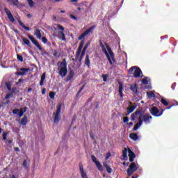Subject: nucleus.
Returning <instances> with one entry per match:
<instances>
[{
	"label": "nucleus",
	"mask_w": 178,
	"mask_h": 178,
	"mask_svg": "<svg viewBox=\"0 0 178 178\" xmlns=\"http://www.w3.org/2000/svg\"><path fill=\"white\" fill-rule=\"evenodd\" d=\"M45 92H47V89L45 88H44L42 90V95H45Z\"/></svg>",
	"instance_id": "3c124183"
},
{
	"label": "nucleus",
	"mask_w": 178,
	"mask_h": 178,
	"mask_svg": "<svg viewBox=\"0 0 178 178\" xmlns=\"http://www.w3.org/2000/svg\"><path fill=\"white\" fill-rule=\"evenodd\" d=\"M49 95L51 99H54L55 98V92H50Z\"/></svg>",
	"instance_id": "58836bf2"
},
{
	"label": "nucleus",
	"mask_w": 178,
	"mask_h": 178,
	"mask_svg": "<svg viewBox=\"0 0 178 178\" xmlns=\"http://www.w3.org/2000/svg\"><path fill=\"white\" fill-rule=\"evenodd\" d=\"M111 152H108V153L106 154V159H105V160H106V161H108V159H109V158H111Z\"/></svg>",
	"instance_id": "49530a36"
},
{
	"label": "nucleus",
	"mask_w": 178,
	"mask_h": 178,
	"mask_svg": "<svg viewBox=\"0 0 178 178\" xmlns=\"http://www.w3.org/2000/svg\"><path fill=\"white\" fill-rule=\"evenodd\" d=\"M118 92L120 94V96L122 98L123 97V84H122V83H120V85H119Z\"/></svg>",
	"instance_id": "a878e982"
},
{
	"label": "nucleus",
	"mask_w": 178,
	"mask_h": 178,
	"mask_svg": "<svg viewBox=\"0 0 178 178\" xmlns=\"http://www.w3.org/2000/svg\"><path fill=\"white\" fill-rule=\"evenodd\" d=\"M90 56L86 55V59H85V65L88 66V67H90Z\"/></svg>",
	"instance_id": "cd10ccee"
},
{
	"label": "nucleus",
	"mask_w": 178,
	"mask_h": 178,
	"mask_svg": "<svg viewBox=\"0 0 178 178\" xmlns=\"http://www.w3.org/2000/svg\"><path fill=\"white\" fill-rule=\"evenodd\" d=\"M95 29V25H93L90 26L89 29H88L86 31L83 32L79 38L78 40H81L83 38H86V35H88L90 33H91L92 31Z\"/></svg>",
	"instance_id": "6e6552de"
},
{
	"label": "nucleus",
	"mask_w": 178,
	"mask_h": 178,
	"mask_svg": "<svg viewBox=\"0 0 178 178\" xmlns=\"http://www.w3.org/2000/svg\"><path fill=\"white\" fill-rule=\"evenodd\" d=\"M45 77H46V74H45V72H44L41 76L40 86H44V81H45Z\"/></svg>",
	"instance_id": "393cba45"
},
{
	"label": "nucleus",
	"mask_w": 178,
	"mask_h": 178,
	"mask_svg": "<svg viewBox=\"0 0 178 178\" xmlns=\"http://www.w3.org/2000/svg\"><path fill=\"white\" fill-rule=\"evenodd\" d=\"M172 90H175L176 88V83H173L171 86Z\"/></svg>",
	"instance_id": "603ef678"
},
{
	"label": "nucleus",
	"mask_w": 178,
	"mask_h": 178,
	"mask_svg": "<svg viewBox=\"0 0 178 178\" xmlns=\"http://www.w3.org/2000/svg\"><path fill=\"white\" fill-rule=\"evenodd\" d=\"M41 55L44 56V55H48V52L45 51L44 53H42Z\"/></svg>",
	"instance_id": "0e129e2a"
},
{
	"label": "nucleus",
	"mask_w": 178,
	"mask_h": 178,
	"mask_svg": "<svg viewBox=\"0 0 178 178\" xmlns=\"http://www.w3.org/2000/svg\"><path fill=\"white\" fill-rule=\"evenodd\" d=\"M136 110V106H131L129 108L127 109V114L126 115H130V113H132V112H134Z\"/></svg>",
	"instance_id": "4be33fe9"
},
{
	"label": "nucleus",
	"mask_w": 178,
	"mask_h": 178,
	"mask_svg": "<svg viewBox=\"0 0 178 178\" xmlns=\"http://www.w3.org/2000/svg\"><path fill=\"white\" fill-rule=\"evenodd\" d=\"M151 120H152V116L148 114L140 113L138 117V122L136 124L133 131H137V130H138V129L143 126V122H144L145 124H149V123H151Z\"/></svg>",
	"instance_id": "f03ea898"
},
{
	"label": "nucleus",
	"mask_w": 178,
	"mask_h": 178,
	"mask_svg": "<svg viewBox=\"0 0 178 178\" xmlns=\"http://www.w3.org/2000/svg\"><path fill=\"white\" fill-rule=\"evenodd\" d=\"M106 170L107 172H108L109 174L112 173V168H111V167L109 165L106 167Z\"/></svg>",
	"instance_id": "79ce46f5"
},
{
	"label": "nucleus",
	"mask_w": 178,
	"mask_h": 178,
	"mask_svg": "<svg viewBox=\"0 0 178 178\" xmlns=\"http://www.w3.org/2000/svg\"><path fill=\"white\" fill-rule=\"evenodd\" d=\"M53 55L56 58V56H58V51L55 50Z\"/></svg>",
	"instance_id": "4d7b16f0"
},
{
	"label": "nucleus",
	"mask_w": 178,
	"mask_h": 178,
	"mask_svg": "<svg viewBox=\"0 0 178 178\" xmlns=\"http://www.w3.org/2000/svg\"><path fill=\"white\" fill-rule=\"evenodd\" d=\"M89 45H90V42H88V43L84 46L83 50L87 51V48H88Z\"/></svg>",
	"instance_id": "de8ad7c7"
},
{
	"label": "nucleus",
	"mask_w": 178,
	"mask_h": 178,
	"mask_svg": "<svg viewBox=\"0 0 178 178\" xmlns=\"http://www.w3.org/2000/svg\"><path fill=\"white\" fill-rule=\"evenodd\" d=\"M165 38H168V35L161 37V40H165Z\"/></svg>",
	"instance_id": "bf43d9fd"
},
{
	"label": "nucleus",
	"mask_w": 178,
	"mask_h": 178,
	"mask_svg": "<svg viewBox=\"0 0 178 178\" xmlns=\"http://www.w3.org/2000/svg\"><path fill=\"white\" fill-rule=\"evenodd\" d=\"M26 111H27V108L25 107L23 111L19 110L17 115L18 116H19V118H22V116H23V115H24V113Z\"/></svg>",
	"instance_id": "2f4dec72"
},
{
	"label": "nucleus",
	"mask_w": 178,
	"mask_h": 178,
	"mask_svg": "<svg viewBox=\"0 0 178 178\" xmlns=\"http://www.w3.org/2000/svg\"><path fill=\"white\" fill-rule=\"evenodd\" d=\"M42 42H43V44H47V42H48V39H47V38L45 37H42Z\"/></svg>",
	"instance_id": "a18cd8bd"
},
{
	"label": "nucleus",
	"mask_w": 178,
	"mask_h": 178,
	"mask_svg": "<svg viewBox=\"0 0 178 178\" xmlns=\"http://www.w3.org/2000/svg\"><path fill=\"white\" fill-rule=\"evenodd\" d=\"M147 95L148 98H155V93L152 91L147 92Z\"/></svg>",
	"instance_id": "c756f323"
},
{
	"label": "nucleus",
	"mask_w": 178,
	"mask_h": 178,
	"mask_svg": "<svg viewBox=\"0 0 178 178\" xmlns=\"http://www.w3.org/2000/svg\"><path fill=\"white\" fill-rule=\"evenodd\" d=\"M19 26H21V27H22V29H24V30H26L27 31H30V28L29 26H26V25H24V24L21 21L19 22Z\"/></svg>",
	"instance_id": "bb28decb"
},
{
	"label": "nucleus",
	"mask_w": 178,
	"mask_h": 178,
	"mask_svg": "<svg viewBox=\"0 0 178 178\" xmlns=\"http://www.w3.org/2000/svg\"><path fill=\"white\" fill-rule=\"evenodd\" d=\"M130 90L135 93V95H140V92L138 91V86H137V84H132L130 87Z\"/></svg>",
	"instance_id": "4468645a"
},
{
	"label": "nucleus",
	"mask_w": 178,
	"mask_h": 178,
	"mask_svg": "<svg viewBox=\"0 0 178 178\" xmlns=\"http://www.w3.org/2000/svg\"><path fill=\"white\" fill-rule=\"evenodd\" d=\"M90 137L92 138V140H94V134H92V132L90 133Z\"/></svg>",
	"instance_id": "6e6d98bb"
},
{
	"label": "nucleus",
	"mask_w": 178,
	"mask_h": 178,
	"mask_svg": "<svg viewBox=\"0 0 178 178\" xmlns=\"http://www.w3.org/2000/svg\"><path fill=\"white\" fill-rule=\"evenodd\" d=\"M21 126H26L27 124V117L24 115L21 120L19 122Z\"/></svg>",
	"instance_id": "a211bd4d"
},
{
	"label": "nucleus",
	"mask_w": 178,
	"mask_h": 178,
	"mask_svg": "<svg viewBox=\"0 0 178 178\" xmlns=\"http://www.w3.org/2000/svg\"><path fill=\"white\" fill-rule=\"evenodd\" d=\"M22 41L26 45H30V40L29 39L24 38H22Z\"/></svg>",
	"instance_id": "e433bc0d"
},
{
	"label": "nucleus",
	"mask_w": 178,
	"mask_h": 178,
	"mask_svg": "<svg viewBox=\"0 0 178 178\" xmlns=\"http://www.w3.org/2000/svg\"><path fill=\"white\" fill-rule=\"evenodd\" d=\"M138 167L136 164V163H131L129 165V168L127 170V173L128 176L130 177L135 172H137Z\"/></svg>",
	"instance_id": "39448f33"
},
{
	"label": "nucleus",
	"mask_w": 178,
	"mask_h": 178,
	"mask_svg": "<svg viewBox=\"0 0 178 178\" xmlns=\"http://www.w3.org/2000/svg\"><path fill=\"white\" fill-rule=\"evenodd\" d=\"M91 158L92 161L94 162V163H95L97 169H99L100 172H102V170H104V168H102V165H101V163H99V161L97 160V157H95V156L94 155H92Z\"/></svg>",
	"instance_id": "9b49d317"
},
{
	"label": "nucleus",
	"mask_w": 178,
	"mask_h": 178,
	"mask_svg": "<svg viewBox=\"0 0 178 178\" xmlns=\"http://www.w3.org/2000/svg\"><path fill=\"white\" fill-rule=\"evenodd\" d=\"M124 123H127L129 122V117H124Z\"/></svg>",
	"instance_id": "8fccbe9b"
},
{
	"label": "nucleus",
	"mask_w": 178,
	"mask_h": 178,
	"mask_svg": "<svg viewBox=\"0 0 178 178\" xmlns=\"http://www.w3.org/2000/svg\"><path fill=\"white\" fill-rule=\"evenodd\" d=\"M28 37L29 40L31 41V42L33 44V45H35L37 47L39 51H42V47H41L40 43H38V42L35 40V39L33 36L28 35Z\"/></svg>",
	"instance_id": "9d476101"
},
{
	"label": "nucleus",
	"mask_w": 178,
	"mask_h": 178,
	"mask_svg": "<svg viewBox=\"0 0 178 178\" xmlns=\"http://www.w3.org/2000/svg\"><path fill=\"white\" fill-rule=\"evenodd\" d=\"M129 138H131V140H133L134 141H137L138 140V135L133 133L130 134Z\"/></svg>",
	"instance_id": "5701e85b"
},
{
	"label": "nucleus",
	"mask_w": 178,
	"mask_h": 178,
	"mask_svg": "<svg viewBox=\"0 0 178 178\" xmlns=\"http://www.w3.org/2000/svg\"><path fill=\"white\" fill-rule=\"evenodd\" d=\"M58 35L59 40H61V41H66V36L65 35L63 31L58 32Z\"/></svg>",
	"instance_id": "aec40b11"
},
{
	"label": "nucleus",
	"mask_w": 178,
	"mask_h": 178,
	"mask_svg": "<svg viewBox=\"0 0 178 178\" xmlns=\"http://www.w3.org/2000/svg\"><path fill=\"white\" fill-rule=\"evenodd\" d=\"M103 165H104V168H106L107 166H109V165L106 163V162H104V163H103Z\"/></svg>",
	"instance_id": "052dcab7"
},
{
	"label": "nucleus",
	"mask_w": 178,
	"mask_h": 178,
	"mask_svg": "<svg viewBox=\"0 0 178 178\" xmlns=\"http://www.w3.org/2000/svg\"><path fill=\"white\" fill-rule=\"evenodd\" d=\"M149 112L150 113H152V115L153 116H155L156 118H159V116H162V115H163V112H165V109L162 110L161 112L159 111V109H158V108L156 107H152L149 109Z\"/></svg>",
	"instance_id": "423d86ee"
},
{
	"label": "nucleus",
	"mask_w": 178,
	"mask_h": 178,
	"mask_svg": "<svg viewBox=\"0 0 178 178\" xmlns=\"http://www.w3.org/2000/svg\"><path fill=\"white\" fill-rule=\"evenodd\" d=\"M19 70L20 72H15L17 76H27V74H29V72H30V68L22 67L19 69Z\"/></svg>",
	"instance_id": "1a4fd4ad"
},
{
	"label": "nucleus",
	"mask_w": 178,
	"mask_h": 178,
	"mask_svg": "<svg viewBox=\"0 0 178 178\" xmlns=\"http://www.w3.org/2000/svg\"><path fill=\"white\" fill-rule=\"evenodd\" d=\"M74 72H73L72 70H71V71L70 72L69 76H67V78H66V81H67V83L68 81H70V80H72V78L74 77Z\"/></svg>",
	"instance_id": "b1692460"
},
{
	"label": "nucleus",
	"mask_w": 178,
	"mask_h": 178,
	"mask_svg": "<svg viewBox=\"0 0 178 178\" xmlns=\"http://www.w3.org/2000/svg\"><path fill=\"white\" fill-rule=\"evenodd\" d=\"M84 87H86V85H83L81 86V88H80V90L78 92L77 95H79V94H80V92H81V91H83V90H84Z\"/></svg>",
	"instance_id": "09e8293b"
},
{
	"label": "nucleus",
	"mask_w": 178,
	"mask_h": 178,
	"mask_svg": "<svg viewBox=\"0 0 178 178\" xmlns=\"http://www.w3.org/2000/svg\"><path fill=\"white\" fill-rule=\"evenodd\" d=\"M60 111H62V104H59L57 106L56 113H54V123L58 124L60 120Z\"/></svg>",
	"instance_id": "0eeeda50"
},
{
	"label": "nucleus",
	"mask_w": 178,
	"mask_h": 178,
	"mask_svg": "<svg viewBox=\"0 0 178 178\" xmlns=\"http://www.w3.org/2000/svg\"><path fill=\"white\" fill-rule=\"evenodd\" d=\"M161 104H163V105H164L165 106H168V105H169V103H168V101H166L165 99H163V97L161 98Z\"/></svg>",
	"instance_id": "f704fd0d"
},
{
	"label": "nucleus",
	"mask_w": 178,
	"mask_h": 178,
	"mask_svg": "<svg viewBox=\"0 0 178 178\" xmlns=\"http://www.w3.org/2000/svg\"><path fill=\"white\" fill-rule=\"evenodd\" d=\"M128 124H129V126H133V122H129Z\"/></svg>",
	"instance_id": "69168bd1"
},
{
	"label": "nucleus",
	"mask_w": 178,
	"mask_h": 178,
	"mask_svg": "<svg viewBox=\"0 0 178 178\" xmlns=\"http://www.w3.org/2000/svg\"><path fill=\"white\" fill-rule=\"evenodd\" d=\"M19 111V108H15V109L13 110V115H18Z\"/></svg>",
	"instance_id": "c03bdc74"
},
{
	"label": "nucleus",
	"mask_w": 178,
	"mask_h": 178,
	"mask_svg": "<svg viewBox=\"0 0 178 178\" xmlns=\"http://www.w3.org/2000/svg\"><path fill=\"white\" fill-rule=\"evenodd\" d=\"M16 95V88H13L12 90L6 95L5 99H9V98H13Z\"/></svg>",
	"instance_id": "ddd939ff"
},
{
	"label": "nucleus",
	"mask_w": 178,
	"mask_h": 178,
	"mask_svg": "<svg viewBox=\"0 0 178 178\" xmlns=\"http://www.w3.org/2000/svg\"><path fill=\"white\" fill-rule=\"evenodd\" d=\"M6 136H8V134H6V133H3V140H6Z\"/></svg>",
	"instance_id": "864d4df0"
},
{
	"label": "nucleus",
	"mask_w": 178,
	"mask_h": 178,
	"mask_svg": "<svg viewBox=\"0 0 178 178\" xmlns=\"http://www.w3.org/2000/svg\"><path fill=\"white\" fill-rule=\"evenodd\" d=\"M70 17H71V19H73L74 20H77V17H76V16H74V15H70Z\"/></svg>",
	"instance_id": "5fc2aeb1"
},
{
	"label": "nucleus",
	"mask_w": 178,
	"mask_h": 178,
	"mask_svg": "<svg viewBox=\"0 0 178 178\" xmlns=\"http://www.w3.org/2000/svg\"><path fill=\"white\" fill-rule=\"evenodd\" d=\"M140 115H141L140 111H136L135 113H132L131 115V120H132V122H135L136 119L140 117Z\"/></svg>",
	"instance_id": "dca6fc26"
},
{
	"label": "nucleus",
	"mask_w": 178,
	"mask_h": 178,
	"mask_svg": "<svg viewBox=\"0 0 178 178\" xmlns=\"http://www.w3.org/2000/svg\"><path fill=\"white\" fill-rule=\"evenodd\" d=\"M122 156H123V160L126 161V159L127 158V149H124L122 151Z\"/></svg>",
	"instance_id": "473e14b6"
},
{
	"label": "nucleus",
	"mask_w": 178,
	"mask_h": 178,
	"mask_svg": "<svg viewBox=\"0 0 178 178\" xmlns=\"http://www.w3.org/2000/svg\"><path fill=\"white\" fill-rule=\"evenodd\" d=\"M149 78L148 77H145L142 79V83L143 84H148L149 83Z\"/></svg>",
	"instance_id": "72a5a7b5"
},
{
	"label": "nucleus",
	"mask_w": 178,
	"mask_h": 178,
	"mask_svg": "<svg viewBox=\"0 0 178 178\" xmlns=\"http://www.w3.org/2000/svg\"><path fill=\"white\" fill-rule=\"evenodd\" d=\"M22 81H23V79H19L18 80L17 84L22 83Z\"/></svg>",
	"instance_id": "680f3d73"
},
{
	"label": "nucleus",
	"mask_w": 178,
	"mask_h": 178,
	"mask_svg": "<svg viewBox=\"0 0 178 178\" xmlns=\"http://www.w3.org/2000/svg\"><path fill=\"white\" fill-rule=\"evenodd\" d=\"M17 59L19 60V62H23V56L19 54L17 55Z\"/></svg>",
	"instance_id": "ea45409f"
},
{
	"label": "nucleus",
	"mask_w": 178,
	"mask_h": 178,
	"mask_svg": "<svg viewBox=\"0 0 178 178\" xmlns=\"http://www.w3.org/2000/svg\"><path fill=\"white\" fill-rule=\"evenodd\" d=\"M128 73L129 74H134V77L137 79L138 77H141V73H143V72L140 67L134 66L129 69Z\"/></svg>",
	"instance_id": "20e7f679"
},
{
	"label": "nucleus",
	"mask_w": 178,
	"mask_h": 178,
	"mask_svg": "<svg viewBox=\"0 0 178 178\" xmlns=\"http://www.w3.org/2000/svg\"><path fill=\"white\" fill-rule=\"evenodd\" d=\"M57 27H58V30H61V31H65V27L62 26L60 25V24H58V25H57Z\"/></svg>",
	"instance_id": "37998d69"
},
{
	"label": "nucleus",
	"mask_w": 178,
	"mask_h": 178,
	"mask_svg": "<svg viewBox=\"0 0 178 178\" xmlns=\"http://www.w3.org/2000/svg\"><path fill=\"white\" fill-rule=\"evenodd\" d=\"M27 2L31 8L34 6V1L33 0H27Z\"/></svg>",
	"instance_id": "4c0bfd02"
},
{
	"label": "nucleus",
	"mask_w": 178,
	"mask_h": 178,
	"mask_svg": "<svg viewBox=\"0 0 178 178\" xmlns=\"http://www.w3.org/2000/svg\"><path fill=\"white\" fill-rule=\"evenodd\" d=\"M131 178H138V175H136V177L132 176Z\"/></svg>",
	"instance_id": "774afa93"
},
{
	"label": "nucleus",
	"mask_w": 178,
	"mask_h": 178,
	"mask_svg": "<svg viewBox=\"0 0 178 178\" xmlns=\"http://www.w3.org/2000/svg\"><path fill=\"white\" fill-rule=\"evenodd\" d=\"M129 156V162H133L134 161V158H136V154L131 149H129L128 151Z\"/></svg>",
	"instance_id": "f3484780"
},
{
	"label": "nucleus",
	"mask_w": 178,
	"mask_h": 178,
	"mask_svg": "<svg viewBox=\"0 0 178 178\" xmlns=\"http://www.w3.org/2000/svg\"><path fill=\"white\" fill-rule=\"evenodd\" d=\"M8 144H12V143H13V141L12 140H8Z\"/></svg>",
	"instance_id": "e2e57ef3"
},
{
	"label": "nucleus",
	"mask_w": 178,
	"mask_h": 178,
	"mask_svg": "<svg viewBox=\"0 0 178 178\" xmlns=\"http://www.w3.org/2000/svg\"><path fill=\"white\" fill-rule=\"evenodd\" d=\"M100 47L102 52L106 55L110 65H113V62H115V54H113V51H112L111 47H109L108 44H106L105 47L102 42H100Z\"/></svg>",
	"instance_id": "f257e3e1"
},
{
	"label": "nucleus",
	"mask_w": 178,
	"mask_h": 178,
	"mask_svg": "<svg viewBox=\"0 0 178 178\" xmlns=\"http://www.w3.org/2000/svg\"><path fill=\"white\" fill-rule=\"evenodd\" d=\"M84 55H86V50H82L81 56H84Z\"/></svg>",
	"instance_id": "13d9d810"
},
{
	"label": "nucleus",
	"mask_w": 178,
	"mask_h": 178,
	"mask_svg": "<svg viewBox=\"0 0 178 178\" xmlns=\"http://www.w3.org/2000/svg\"><path fill=\"white\" fill-rule=\"evenodd\" d=\"M34 35H35L38 40H41V37H42V35H41V31H40V29H35Z\"/></svg>",
	"instance_id": "6ab92c4d"
},
{
	"label": "nucleus",
	"mask_w": 178,
	"mask_h": 178,
	"mask_svg": "<svg viewBox=\"0 0 178 178\" xmlns=\"http://www.w3.org/2000/svg\"><path fill=\"white\" fill-rule=\"evenodd\" d=\"M57 67L58 74L61 77H66V75L67 74V63L66 62V59L64 58L61 62L57 63Z\"/></svg>",
	"instance_id": "7ed1b4c3"
},
{
	"label": "nucleus",
	"mask_w": 178,
	"mask_h": 178,
	"mask_svg": "<svg viewBox=\"0 0 178 178\" xmlns=\"http://www.w3.org/2000/svg\"><path fill=\"white\" fill-rule=\"evenodd\" d=\"M79 170L81 175V178H88L87 176V172L84 171V167L81 163L79 164Z\"/></svg>",
	"instance_id": "2eb2a0df"
},
{
	"label": "nucleus",
	"mask_w": 178,
	"mask_h": 178,
	"mask_svg": "<svg viewBox=\"0 0 178 178\" xmlns=\"http://www.w3.org/2000/svg\"><path fill=\"white\" fill-rule=\"evenodd\" d=\"M79 0H70V2H77Z\"/></svg>",
	"instance_id": "338daca9"
},
{
	"label": "nucleus",
	"mask_w": 178,
	"mask_h": 178,
	"mask_svg": "<svg viewBox=\"0 0 178 178\" xmlns=\"http://www.w3.org/2000/svg\"><path fill=\"white\" fill-rule=\"evenodd\" d=\"M4 12H6L8 19L10 20V22H11V23H15V17H13V15H12L10 10H9V9L7 8H5Z\"/></svg>",
	"instance_id": "f8f14e48"
},
{
	"label": "nucleus",
	"mask_w": 178,
	"mask_h": 178,
	"mask_svg": "<svg viewBox=\"0 0 178 178\" xmlns=\"http://www.w3.org/2000/svg\"><path fill=\"white\" fill-rule=\"evenodd\" d=\"M83 47H84V41H81L79 47L78 48V51H77V56H79L80 55V54H81V49H83Z\"/></svg>",
	"instance_id": "412c9836"
},
{
	"label": "nucleus",
	"mask_w": 178,
	"mask_h": 178,
	"mask_svg": "<svg viewBox=\"0 0 178 178\" xmlns=\"http://www.w3.org/2000/svg\"><path fill=\"white\" fill-rule=\"evenodd\" d=\"M22 166L24 168V169L29 170V166H27V160H24L23 161Z\"/></svg>",
	"instance_id": "c9c22d12"
},
{
	"label": "nucleus",
	"mask_w": 178,
	"mask_h": 178,
	"mask_svg": "<svg viewBox=\"0 0 178 178\" xmlns=\"http://www.w3.org/2000/svg\"><path fill=\"white\" fill-rule=\"evenodd\" d=\"M102 77H103V81H104V82L108 81V75H106V74H103V75H102Z\"/></svg>",
	"instance_id": "a19ab883"
},
{
	"label": "nucleus",
	"mask_w": 178,
	"mask_h": 178,
	"mask_svg": "<svg viewBox=\"0 0 178 178\" xmlns=\"http://www.w3.org/2000/svg\"><path fill=\"white\" fill-rule=\"evenodd\" d=\"M6 88H7L8 91H12V83L10 82H6Z\"/></svg>",
	"instance_id": "7c9ffc66"
},
{
	"label": "nucleus",
	"mask_w": 178,
	"mask_h": 178,
	"mask_svg": "<svg viewBox=\"0 0 178 178\" xmlns=\"http://www.w3.org/2000/svg\"><path fill=\"white\" fill-rule=\"evenodd\" d=\"M7 2H11L15 6H19V0H8Z\"/></svg>",
	"instance_id": "c85d7f7f"
}]
</instances>
